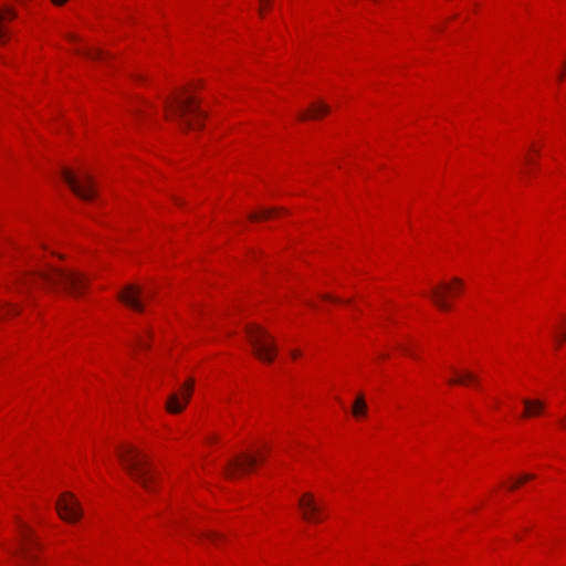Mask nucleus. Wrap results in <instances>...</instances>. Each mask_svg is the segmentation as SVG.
Returning a JSON list of instances; mask_svg holds the SVG:
<instances>
[{"label":"nucleus","instance_id":"1","mask_svg":"<svg viewBox=\"0 0 566 566\" xmlns=\"http://www.w3.org/2000/svg\"><path fill=\"white\" fill-rule=\"evenodd\" d=\"M166 117L175 120L182 129H197L206 117L199 102L192 95H177L164 102Z\"/></svg>","mask_w":566,"mask_h":566},{"label":"nucleus","instance_id":"2","mask_svg":"<svg viewBox=\"0 0 566 566\" xmlns=\"http://www.w3.org/2000/svg\"><path fill=\"white\" fill-rule=\"evenodd\" d=\"M118 458L129 476L146 491H153L156 481V471L148 457L138 449L128 446L118 450Z\"/></svg>","mask_w":566,"mask_h":566},{"label":"nucleus","instance_id":"3","mask_svg":"<svg viewBox=\"0 0 566 566\" xmlns=\"http://www.w3.org/2000/svg\"><path fill=\"white\" fill-rule=\"evenodd\" d=\"M39 279L48 285L62 286L73 296L81 295L87 285V277L76 271L49 266L46 270L38 271L31 276L23 279V285H30L31 281Z\"/></svg>","mask_w":566,"mask_h":566},{"label":"nucleus","instance_id":"4","mask_svg":"<svg viewBox=\"0 0 566 566\" xmlns=\"http://www.w3.org/2000/svg\"><path fill=\"white\" fill-rule=\"evenodd\" d=\"M245 333L255 357L262 361L272 363L277 348L268 331L259 325H248Z\"/></svg>","mask_w":566,"mask_h":566},{"label":"nucleus","instance_id":"5","mask_svg":"<svg viewBox=\"0 0 566 566\" xmlns=\"http://www.w3.org/2000/svg\"><path fill=\"white\" fill-rule=\"evenodd\" d=\"M62 177L72 191L81 199L90 201L95 197L94 182L88 174L76 177L70 170L63 169Z\"/></svg>","mask_w":566,"mask_h":566},{"label":"nucleus","instance_id":"6","mask_svg":"<svg viewBox=\"0 0 566 566\" xmlns=\"http://www.w3.org/2000/svg\"><path fill=\"white\" fill-rule=\"evenodd\" d=\"M56 511L60 517L66 522L75 523L82 517V509L75 496L70 493H63L56 502Z\"/></svg>","mask_w":566,"mask_h":566},{"label":"nucleus","instance_id":"7","mask_svg":"<svg viewBox=\"0 0 566 566\" xmlns=\"http://www.w3.org/2000/svg\"><path fill=\"white\" fill-rule=\"evenodd\" d=\"M462 286V280L454 277L452 280V284L441 283L439 286L432 289L430 297L438 308L441 311H449L451 308V304L448 301V295H452L461 291Z\"/></svg>","mask_w":566,"mask_h":566},{"label":"nucleus","instance_id":"8","mask_svg":"<svg viewBox=\"0 0 566 566\" xmlns=\"http://www.w3.org/2000/svg\"><path fill=\"white\" fill-rule=\"evenodd\" d=\"M263 455H260V459L250 455V454H241L240 457H235L228 461L224 465L222 472L228 479H235L241 475V473H245L258 464L259 461H262Z\"/></svg>","mask_w":566,"mask_h":566},{"label":"nucleus","instance_id":"9","mask_svg":"<svg viewBox=\"0 0 566 566\" xmlns=\"http://www.w3.org/2000/svg\"><path fill=\"white\" fill-rule=\"evenodd\" d=\"M193 389V379H188L179 392L169 395L166 410L170 413H180L190 401Z\"/></svg>","mask_w":566,"mask_h":566},{"label":"nucleus","instance_id":"10","mask_svg":"<svg viewBox=\"0 0 566 566\" xmlns=\"http://www.w3.org/2000/svg\"><path fill=\"white\" fill-rule=\"evenodd\" d=\"M143 295L144 293L140 286L129 284L118 293V300L136 312L143 313L145 311V305L142 300Z\"/></svg>","mask_w":566,"mask_h":566},{"label":"nucleus","instance_id":"11","mask_svg":"<svg viewBox=\"0 0 566 566\" xmlns=\"http://www.w3.org/2000/svg\"><path fill=\"white\" fill-rule=\"evenodd\" d=\"M302 516L307 522H319L323 509L316 503L312 493L303 494L298 500Z\"/></svg>","mask_w":566,"mask_h":566},{"label":"nucleus","instance_id":"12","mask_svg":"<svg viewBox=\"0 0 566 566\" xmlns=\"http://www.w3.org/2000/svg\"><path fill=\"white\" fill-rule=\"evenodd\" d=\"M523 405L525 407V411L523 413L524 418H531L539 416L545 410V402L539 399H523Z\"/></svg>","mask_w":566,"mask_h":566},{"label":"nucleus","instance_id":"13","mask_svg":"<svg viewBox=\"0 0 566 566\" xmlns=\"http://www.w3.org/2000/svg\"><path fill=\"white\" fill-rule=\"evenodd\" d=\"M20 542H21V551L29 557V547H31L34 543L33 532L32 530L24 523L20 522Z\"/></svg>","mask_w":566,"mask_h":566},{"label":"nucleus","instance_id":"14","mask_svg":"<svg viewBox=\"0 0 566 566\" xmlns=\"http://www.w3.org/2000/svg\"><path fill=\"white\" fill-rule=\"evenodd\" d=\"M331 111L329 106L323 102H317L311 105L306 114H300L298 118L305 120L307 118L317 119L328 114Z\"/></svg>","mask_w":566,"mask_h":566},{"label":"nucleus","instance_id":"15","mask_svg":"<svg viewBox=\"0 0 566 566\" xmlns=\"http://www.w3.org/2000/svg\"><path fill=\"white\" fill-rule=\"evenodd\" d=\"M367 411V403L365 401V398L363 395H358L355 399L354 406H353V415L356 418H359L361 416H365Z\"/></svg>","mask_w":566,"mask_h":566},{"label":"nucleus","instance_id":"16","mask_svg":"<svg viewBox=\"0 0 566 566\" xmlns=\"http://www.w3.org/2000/svg\"><path fill=\"white\" fill-rule=\"evenodd\" d=\"M20 308L9 302H0V319H3L8 315H18Z\"/></svg>","mask_w":566,"mask_h":566},{"label":"nucleus","instance_id":"17","mask_svg":"<svg viewBox=\"0 0 566 566\" xmlns=\"http://www.w3.org/2000/svg\"><path fill=\"white\" fill-rule=\"evenodd\" d=\"M474 380H475V376L472 373L468 371V373H463V374L459 375V377H457V378L450 379L449 384L459 385V384H464L465 381H474Z\"/></svg>","mask_w":566,"mask_h":566},{"label":"nucleus","instance_id":"18","mask_svg":"<svg viewBox=\"0 0 566 566\" xmlns=\"http://www.w3.org/2000/svg\"><path fill=\"white\" fill-rule=\"evenodd\" d=\"M0 12L3 13V19L0 22V27H3L2 24L7 21H11L17 18V11L13 8L6 7L3 9H0Z\"/></svg>","mask_w":566,"mask_h":566},{"label":"nucleus","instance_id":"19","mask_svg":"<svg viewBox=\"0 0 566 566\" xmlns=\"http://www.w3.org/2000/svg\"><path fill=\"white\" fill-rule=\"evenodd\" d=\"M554 339L556 342L557 347L566 342V326H559L555 329Z\"/></svg>","mask_w":566,"mask_h":566},{"label":"nucleus","instance_id":"20","mask_svg":"<svg viewBox=\"0 0 566 566\" xmlns=\"http://www.w3.org/2000/svg\"><path fill=\"white\" fill-rule=\"evenodd\" d=\"M275 211H277V210L276 209H264L260 213H250L249 219L252 221H256L260 219H266V218H270Z\"/></svg>","mask_w":566,"mask_h":566},{"label":"nucleus","instance_id":"21","mask_svg":"<svg viewBox=\"0 0 566 566\" xmlns=\"http://www.w3.org/2000/svg\"><path fill=\"white\" fill-rule=\"evenodd\" d=\"M535 478L534 474H531V473H526V474H523L515 483H513L512 485H510L509 490L510 491H514L516 490L522 483L526 482V481H530V480H533Z\"/></svg>","mask_w":566,"mask_h":566},{"label":"nucleus","instance_id":"22","mask_svg":"<svg viewBox=\"0 0 566 566\" xmlns=\"http://www.w3.org/2000/svg\"><path fill=\"white\" fill-rule=\"evenodd\" d=\"M83 54L90 59L98 60L104 57V52L99 49H88Z\"/></svg>","mask_w":566,"mask_h":566},{"label":"nucleus","instance_id":"23","mask_svg":"<svg viewBox=\"0 0 566 566\" xmlns=\"http://www.w3.org/2000/svg\"><path fill=\"white\" fill-rule=\"evenodd\" d=\"M205 536L211 541L212 543H216L219 538H221V535L217 534V533H213V532H209L207 534H205Z\"/></svg>","mask_w":566,"mask_h":566},{"label":"nucleus","instance_id":"24","mask_svg":"<svg viewBox=\"0 0 566 566\" xmlns=\"http://www.w3.org/2000/svg\"><path fill=\"white\" fill-rule=\"evenodd\" d=\"M136 345H137L138 347H140V348H148V347H149V345H148L147 340H146V339H144L143 337H140V336H138V337L136 338Z\"/></svg>","mask_w":566,"mask_h":566},{"label":"nucleus","instance_id":"25","mask_svg":"<svg viewBox=\"0 0 566 566\" xmlns=\"http://www.w3.org/2000/svg\"><path fill=\"white\" fill-rule=\"evenodd\" d=\"M322 297H323L324 300H328V301H333V302H338V300H337V298H335V297H333V296H331V295H328V294H323V295H322Z\"/></svg>","mask_w":566,"mask_h":566},{"label":"nucleus","instance_id":"26","mask_svg":"<svg viewBox=\"0 0 566 566\" xmlns=\"http://www.w3.org/2000/svg\"><path fill=\"white\" fill-rule=\"evenodd\" d=\"M559 424L562 426V428L566 429V416H564V417L559 420Z\"/></svg>","mask_w":566,"mask_h":566},{"label":"nucleus","instance_id":"27","mask_svg":"<svg viewBox=\"0 0 566 566\" xmlns=\"http://www.w3.org/2000/svg\"><path fill=\"white\" fill-rule=\"evenodd\" d=\"M300 355H301L300 350H292V352H291V356H292L293 358H297Z\"/></svg>","mask_w":566,"mask_h":566},{"label":"nucleus","instance_id":"28","mask_svg":"<svg viewBox=\"0 0 566 566\" xmlns=\"http://www.w3.org/2000/svg\"><path fill=\"white\" fill-rule=\"evenodd\" d=\"M208 442H216L218 440L217 436H210L207 438Z\"/></svg>","mask_w":566,"mask_h":566},{"label":"nucleus","instance_id":"29","mask_svg":"<svg viewBox=\"0 0 566 566\" xmlns=\"http://www.w3.org/2000/svg\"><path fill=\"white\" fill-rule=\"evenodd\" d=\"M55 4L57 6H61L63 4L64 2H66L67 0H52Z\"/></svg>","mask_w":566,"mask_h":566},{"label":"nucleus","instance_id":"30","mask_svg":"<svg viewBox=\"0 0 566 566\" xmlns=\"http://www.w3.org/2000/svg\"><path fill=\"white\" fill-rule=\"evenodd\" d=\"M402 350L408 354L409 356H413V354L407 348V347H401Z\"/></svg>","mask_w":566,"mask_h":566},{"label":"nucleus","instance_id":"31","mask_svg":"<svg viewBox=\"0 0 566 566\" xmlns=\"http://www.w3.org/2000/svg\"><path fill=\"white\" fill-rule=\"evenodd\" d=\"M262 6H269L271 0H260Z\"/></svg>","mask_w":566,"mask_h":566},{"label":"nucleus","instance_id":"32","mask_svg":"<svg viewBox=\"0 0 566 566\" xmlns=\"http://www.w3.org/2000/svg\"><path fill=\"white\" fill-rule=\"evenodd\" d=\"M564 75H565V72H562L559 75H558V81H562L564 78Z\"/></svg>","mask_w":566,"mask_h":566},{"label":"nucleus","instance_id":"33","mask_svg":"<svg viewBox=\"0 0 566 566\" xmlns=\"http://www.w3.org/2000/svg\"><path fill=\"white\" fill-rule=\"evenodd\" d=\"M69 40L74 41L75 40V35H69Z\"/></svg>","mask_w":566,"mask_h":566}]
</instances>
